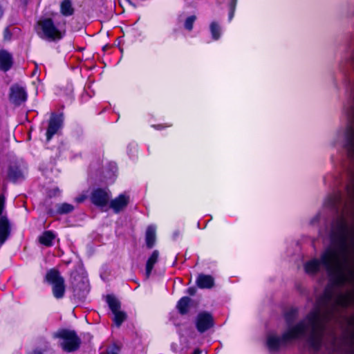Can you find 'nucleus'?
<instances>
[{
  "instance_id": "1",
  "label": "nucleus",
  "mask_w": 354,
  "mask_h": 354,
  "mask_svg": "<svg viewBox=\"0 0 354 354\" xmlns=\"http://www.w3.org/2000/svg\"><path fill=\"white\" fill-rule=\"evenodd\" d=\"M352 301L351 293L340 292L333 287H328L315 308L304 320L288 326L281 337L272 333L268 335L266 346L270 351H277L296 339H306L314 347H318L322 342L325 323L335 318L339 309L347 307Z\"/></svg>"
},
{
  "instance_id": "2",
  "label": "nucleus",
  "mask_w": 354,
  "mask_h": 354,
  "mask_svg": "<svg viewBox=\"0 0 354 354\" xmlns=\"http://www.w3.org/2000/svg\"><path fill=\"white\" fill-rule=\"evenodd\" d=\"M332 245L321 257L306 263L308 274L317 273L322 266L326 269L334 286L354 282V228L340 217L332 229Z\"/></svg>"
},
{
  "instance_id": "3",
  "label": "nucleus",
  "mask_w": 354,
  "mask_h": 354,
  "mask_svg": "<svg viewBox=\"0 0 354 354\" xmlns=\"http://www.w3.org/2000/svg\"><path fill=\"white\" fill-rule=\"evenodd\" d=\"M36 30L41 39L49 41H58L65 34L64 26L59 23L55 24L51 18H44L38 21Z\"/></svg>"
},
{
  "instance_id": "4",
  "label": "nucleus",
  "mask_w": 354,
  "mask_h": 354,
  "mask_svg": "<svg viewBox=\"0 0 354 354\" xmlns=\"http://www.w3.org/2000/svg\"><path fill=\"white\" fill-rule=\"evenodd\" d=\"M55 337L61 339L60 346L65 352H75L80 346L81 339L74 330H60L55 334Z\"/></svg>"
},
{
  "instance_id": "5",
  "label": "nucleus",
  "mask_w": 354,
  "mask_h": 354,
  "mask_svg": "<svg viewBox=\"0 0 354 354\" xmlns=\"http://www.w3.org/2000/svg\"><path fill=\"white\" fill-rule=\"evenodd\" d=\"M46 280L52 285V292L56 299L64 297L66 290L64 279L59 272L55 269L50 270L46 275Z\"/></svg>"
},
{
  "instance_id": "6",
  "label": "nucleus",
  "mask_w": 354,
  "mask_h": 354,
  "mask_svg": "<svg viewBox=\"0 0 354 354\" xmlns=\"http://www.w3.org/2000/svg\"><path fill=\"white\" fill-rule=\"evenodd\" d=\"M350 62L354 68V51L351 57ZM348 115L351 119L354 120V104L351 106ZM345 147L350 156H354V123L347 128Z\"/></svg>"
},
{
  "instance_id": "7",
  "label": "nucleus",
  "mask_w": 354,
  "mask_h": 354,
  "mask_svg": "<svg viewBox=\"0 0 354 354\" xmlns=\"http://www.w3.org/2000/svg\"><path fill=\"white\" fill-rule=\"evenodd\" d=\"M24 163L21 160H14L10 162L8 171V178L12 181H17L24 178Z\"/></svg>"
},
{
  "instance_id": "8",
  "label": "nucleus",
  "mask_w": 354,
  "mask_h": 354,
  "mask_svg": "<svg viewBox=\"0 0 354 354\" xmlns=\"http://www.w3.org/2000/svg\"><path fill=\"white\" fill-rule=\"evenodd\" d=\"M9 97L12 103L19 105L26 100L27 93L24 87L14 84L10 88Z\"/></svg>"
},
{
  "instance_id": "9",
  "label": "nucleus",
  "mask_w": 354,
  "mask_h": 354,
  "mask_svg": "<svg viewBox=\"0 0 354 354\" xmlns=\"http://www.w3.org/2000/svg\"><path fill=\"white\" fill-rule=\"evenodd\" d=\"M109 198V193L106 189H97L92 192L91 200L94 205L104 207L107 205Z\"/></svg>"
},
{
  "instance_id": "10",
  "label": "nucleus",
  "mask_w": 354,
  "mask_h": 354,
  "mask_svg": "<svg viewBox=\"0 0 354 354\" xmlns=\"http://www.w3.org/2000/svg\"><path fill=\"white\" fill-rule=\"evenodd\" d=\"M62 119L61 116L53 115L49 120L48 127L46 132L47 140H50L52 137L61 128Z\"/></svg>"
},
{
  "instance_id": "11",
  "label": "nucleus",
  "mask_w": 354,
  "mask_h": 354,
  "mask_svg": "<svg viewBox=\"0 0 354 354\" xmlns=\"http://www.w3.org/2000/svg\"><path fill=\"white\" fill-rule=\"evenodd\" d=\"M213 324L212 317L207 313H202L198 315L196 326L203 333L209 328Z\"/></svg>"
},
{
  "instance_id": "12",
  "label": "nucleus",
  "mask_w": 354,
  "mask_h": 354,
  "mask_svg": "<svg viewBox=\"0 0 354 354\" xmlns=\"http://www.w3.org/2000/svg\"><path fill=\"white\" fill-rule=\"evenodd\" d=\"M10 225L7 216L0 218V245H2L10 235Z\"/></svg>"
},
{
  "instance_id": "13",
  "label": "nucleus",
  "mask_w": 354,
  "mask_h": 354,
  "mask_svg": "<svg viewBox=\"0 0 354 354\" xmlns=\"http://www.w3.org/2000/svg\"><path fill=\"white\" fill-rule=\"evenodd\" d=\"M129 203V196L124 194H120L118 197L111 201L110 207L118 213L125 208Z\"/></svg>"
},
{
  "instance_id": "14",
  "label": "nucleus",
  "mask_w": 354,
  "mask_h": 354,
  "mask_svg": "<svg viewBox=\"0 0 354 354\" xmlns=\"http://www.w3.org/2000/svg\"><path fill=\"white\" fill-rule=\"evenodd\" d=\"M13 60L12 55L5 50H0V69L8 71L12 66Z\"/></svg>"
},
{
  "instance_id": "15",
  "label": "nucleus",
  "mask_w": 354,
  "mask_h": 354,
  "mask_svg": "<svg viewBox=\"0 0 354 354\" xmlns=\"http://www.w3.org/2000/svg\"><path fill=\"white\" fill-rule=\"evenodd\" d=\"M196 284L200 288H211L214 286V279L210 275L201 274L196 279Z\"/></svg>"
},
{
  "instance_id": "16",
  "label": "nucleus",
  "mask_w": 354,
  "mask_h": 354,
  "mask_svg": "<svg viewBox=\"0 0 354 354\" xmlns=\"http://www.w3.org/2000/svg\"><path fill=\"white\" fill-rule=\"evenodd\" d=\"M159 252L158 250H154L147 261L146 264V277L148 278L153 270V266L158 261Z\"/></svg>"
},
{
  "instance_id": "17",
  "label": "nucleus",
  "mask_w": 354,
  "mask_h": 354,
  "mask_svg": "<svg viewBox=\"0 0 354 354\" xmlns=\"http://www.w3.org/2000/svg\"><path fill=\"white\" fill-rule=\"evenodd\" d=\"M156 241V228L153 226L148 227L146 232V243L148 248H151Z\"/></svg>"
},
{
  "instance_id": "18",
  "label": "nucleus",
  "mask_w": 354,
  "mask_h": 354,
  "mask_svg": "<svg viewBox=\"0 0 354 354\" xmlns=\"http://www.w3.org/2000/svg\"><path fill=\"white\" fill-rule=\"evenodd\" d=\"M61 13L64 16H71L74 12L72 3L70 0H64L60 6Z\"/></svg>"
},
{
  "instance_id": "19",
  "label": "nucleus",
  "mask_w": 354,
  "mask_h": 354,
  "mask_svg": "<svg viewBox=\"0 0 354 354\" xmlns=\"http://www.w3.org/2000/svg\"><path fill=\"white\" fill-rule=\"evenodd\" d=\"M55 239V235L50 231H46L39 237V242L46 245H52L53 241Z\"/></svg>"
},
{
  "instance_id": "20",
  "label": "nucleus",
  "mask_w": 354,
  "mask_h": 354,
  "mask_svg": "<svg viewBox=\"0 0 354 354\" xmlns=\"http://www.w3.org/2000/svg\"><path fill=\"white\" fill-rule=\"evenodd\" d=\"M190 299L187 297H184L180 299L178 303L177 308L181 314H185L188 311Z\"/></svg>"
},
{
  "instance_id": "21",
  "label": "nucleus",
  "mask_w": 354,
  "mask_h": 354,
  "mask_svg": "<svg viewBox=\"0 0 354 354\" xmlns=\"http://www.w3.org/2000/svg\"><path fill=\"white\" fill-rule=\"evenodd\" d=\"M107 302L112 313L120 310V304L116 298L109 295L107 297Z\"/></svg>"
},
{
  "instance_id": "22",
  "label": "nucleus",
  "mask_w": 354,
  "mask_h": 354,
  "mask_svg": "<svg viewBox=\"0 0 354 354\" xmlns=\"http://www.w3.org/2000/svg\"><path fill=\"white\" fill-rule=\"evenodd\" d=\"M210 31L214 39L217 40L221 36V28L216 22L210 24Z\"/></svg>"
},
{
  "instance_id": "23",
  "label": "nucleus",
  "mask_w": 354,
  "mask_h": 354,
  "mask_svg": "<svg viewBox=\"0 0 354 354\" xmlns=\"http://www.w3.org/2000/svg\"><path fill=\"white\" fill-rule=\"evenodd\" d=\"M74 207L68 203H62L57 205V212L59 214H67L71 212Z\"/></svg>"
},
{
  "instance_id": "24",
  "label": "nucleus",
  "mask_w": 354,
  "mask_h": 354,
  "mask_svg": "<svg viewBox=\"0 0 354 354\" xmlns=\"http://www.w3.org/2000/svg\"><path fill=\"white\" fill-rule=\"evenodd\" d=\"M114 315L113 320L117 324L118 326H120V324L125 320L126 315L124 312L120 310L116 312L113 313Z\"/></svg>"
},
{
  "instance_id": "25",
  "label": "nucleus",
  "mask_w": 354,
  "mask_h": 354,
  "mask_svg": "<svg viewBox=\"0 0 354 354\" xmlns=\"http://www.w3.org/2000/svg\"><path fill=\"white\" fill-rule=\"evenodd\" d=\"M347 194L350 201L354 203V179L351 185L347 187Z\"/></svg>"
},
{
  "instance_id": "26",
  "label": "nucleus",
  "mask_w": 354,
  "mask_h": 354,
  "mask_svg": "<svg viewBox=\"0 0 354 354\" xmlns=\"http://www.w3.org/2000/svg\"><path fill=\"white\" fill-rule=\"evenodd\" d=\"M120 351V346L118 344H112L106 351V354H117Z\"/></svg>"
},
{
  "instance_id": "27",
  "label": "nucleus",
  "mask_w": 354,
  "mask_h": 354,
  "mask_svg": "<svg viewBox=\"0 0 354 354\" xmlns=\"http://www.w3.org/2000/svg\"><path fill=\"white\" fill-rule=\"evenodd\" d=\"M196 20L195 16H190L187 17L185 22V28L188 30H191L193 28V24Z\"/></svg>"
},
{
  "instance_id": "28",
  "label": "nucleus",
  "mask_w": 354,
  "mask_h": 354,
  "mask_svg": "<svg viewBox=\"0 0 354 354\" xmlns=\"http://www.w3.org/2000/svg\"><path fill=\"white\" fill-rule=\"evenodd\" d=\"M236 3V0L232 1L231 5H230V12L229 14V20L230 21L232 20V19L234 16Z\"/></svg>"
},
{
  "instance_id": "29",
  "label": "nucleus",
  "mask_w": 354,
  "mask_h": 354,
  "mask_svg": "<svg viewBox=\"0 0 354 354\" xmlns=\"http://www.w3.org/2000/svg\"><path fill=\"white\" fill-rule=\"evenodd\" d=\"M341 200V197L339 195L333 196L330 201V205L335 206Z\"/></svg>"
},
{
  "instance_id": "30",
  "label": "nucleus",
  "mask_w": 354,
  "mask_h": 354,
  "mask_svg": "<svg viewBox=\"0 0 354 354\" xmlns=\"http://www.w3.org/2000/svg\"><path fill=\"white\" fill-rule=\"evenodd\" d=\"M296 313V311L295 310H292L290 313H288L286 315V319L287 320L288 322H289L291 319V316L294 317Z\"/></svg>"
},
{
  "instance_id": "31",
  "label": "nucleus",
  "mask_w": 354,
  "mask_h": 354,
  "mask_svg": "<svg viewBox=\"0 0 354 354\" xmlns=\"http://www.w3.org/2000/svg\"><path fill=\"white\" fill-rule=\"evenodd\" d=\"M196 288H188L187 290V292L190 295H194L195 293H196Z\"/></svg>"
},
{
  "instance_id": "32",
  "label": "nucleus",
  "mask_w": 354,
  "mask_h": 354,
  "mask_svg": "<svg viewBox=\"0 0 354 354\" xmlns=\"http://www.w3.org/2000/svg\"><path fill=\"white\" fill-rule=\"evenodd\" d=\"M84 199H85V196H81V197L77 198L76 201L78 203H81V202L84 201Z\"/></svg>"
},
{
  "instance_id": "33",
  "label": "nucleus",
  "mask_w": 354,
  "mask_h": 354,
  "mask_svg": "<svg viewBox=\"0 0 354 354\" xmlns=\"http://www.w3.org/2000/svg\"><path fill=\"white\" fill-rule=\"evenodd\" d=\"M201 353L202 351L197 348L194 351L193 354H201Z\"/></svg>"
},
{
  "instance_id": "34",
  "label": "nucleus",
  "mask_w": 354,
  "mask_h": 354,
  "mask_svg": "<svg viewBox=\"0 0 354 354\" xmlns=\"http://www.w3.org/2000/svg\"><path fill=\"white\" fill-rule=\"evenodd\" d=\"M4 34H5V37L6 38L9 34V32L7 29L5 30Z\"/></svg>"
}]
</instances>
